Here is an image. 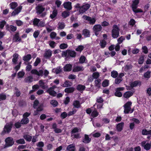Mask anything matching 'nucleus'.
<instances>
[{"label": "nucleus", "mask_w": 151, "mask_h": 151, "mask_svg": "<svg viewBox=\"0 0 151 151\" xmlns=\"http://www.w3.org/2000/svg\"><path fill=\"white\" fill-rule=\"evenodd\" d=\"M119 29L117 25L115 24L113 26V29L112 30V37L114 38H116L119 35Z\"/></svg>", "instance_id": "obj_1"}, {"label": "nucleus", "mask_w": 151, "mask_h": 151, "mask_svg": "<svg viewBox=\"0 0 151 151\" xmlns=\"http://www.w3.org/2000/svg\"><path fill=\"white\" fill-rule=\"evenodd\" d=\"M132 103L131 101L127 102L124 106V113L125 114H128L129 113L131 109V106Z\"/></svg>", "instance_id": "obj_2"}, {"label": "nucleus", "mask_w": 151, "mask_h": 151, "mask_svg": "<svg viewBox=\"0 0 151 151\" xmlns=\"http://www.w3.org/2000/svg\"><path fill=\"white\" fill-rule=\"evenodd\" d=\"M6 147H9L12 146L14 143L13 139L11 137H8L6 138L5 140Z\"/></svg>", "instance_id": "obj_3"}, {"label": "nucleus", "mask_w": 151, "mask_h": 151, "mask_svg": "<svg viewBox=\"0 0 151 151\" xmlns=\"http://www.w3.org/2000/svg\"><path fill=\"white\" fill-rule=\"evenodd\" d=\"M57 88L55 85H53L52 87H50L46 91L47 93H49V94L53 96H55L57 94L56 92L54 91V90Z\"/></svg>", "instance_id": "obj_4"}, {"label": "nucleus", "mask_w": 151, "mask_h": 151, "mask_svg": "<svg viewBox=\"0 0 151 151\" xmlns=\"http://www.w3.org/2000/svg\"><path fill=\"white\" fill-rule=\"evenodd\" d=\"M91 5L88 4H86L81 6L79 9L80 14H83L87 11L90 7Z\"/></svg>", "instance_id": "obj_5"}, {"label": "nucleus", "mask_w": 151, "mask_h": 151, "mask_svg": "<svg viewBox=\"0 0 151 151\" xmlns=\"http://www.w3.org/2000/svg\"><path fill=\"white\" fill-rule=\"evenodd\" d=\"M12 124L10 123L5 125L4 128V129L2 131L3 133H10L12 130Z\"/></svg>", "instance_id": "obj_6"}, {"label": "nucleus", "mask_w": 151, "mask_h": 151, "mask_svg": "<svg viewBox=\"0 0 151 151\" xmlns=\"http://www.w3.org/2000/svg\"><path fill=\"white\" fill-rule=\"evenodd\" d=\"M124 89V88L123 87H119L116 88L115 90V92L114 93V95L117 97H119L122 96V94L120 92L121 91H123Z\"/></svg>", "instance_id": "obj_7"}, {"label": "nucleus", "mask_w": 151, "mask_h": 151, "mask_svg": "<svg viewBox=\"0 0 151 151\" xmlns=\"http://www.w3.org/2000/svg\"><path fill=\"white\" fill-rule=\"evenodd\" d=\"M102 28L101 25L99 24L95 25L93 26V29L96 36H97L99 35V32L101 30Z\"/></svg>", "instance_id": "obj_8"}, {"label": "nucleus", "mask_w": 151, "mask_h": 151, "mask_svg": "<svg viewBox=\"0 0 151 151\" xmlns=\"http://www.w3.org/2000/svg\"><path fill=\"white\" fill-rule=\"evenodd\" d=\"M22 40L21 38L19 37V32H16L14 35L13 41L14 42H20Z\"/></svg>", "instance_id": "obj_9"}, {"label": "nucleus", "mask_w": 151, "mask_h": 151, "mask_svg": "<svg viewBox=\"0 0 151 151\" xmlns=\"http://www.w3.org/2000/svg\"><path fill=\"white\" fill-rule=\"evenodd\" d=\"M85 19L87 21L89 22V23L91 24H94L96 21V20L94 18H91L89 16H88L86 15L85 16Z\"/></svg>", "instance_id": "obj_10"}, {"label": "nucleus", "mask_w": 151, "mask_h": 151, "mask_svg": "<svg viewBox=\"0 0 151 151\" xmlns=\"http://www.w3.org/2000/svg\"><path fill=\"white\" fill-rule=\"evenodd\" d=\"M52 55V51L50 50H49L45 52L44 55V57L46 59H49Z\"/></svg>", "instance_id": "obj_11"}, {"label": "nucleus", "mask_w": 151, "mask_h": 151, "mask_svg": "<svg viewBox=\"0 0 151 151\" xmlns=\"http://www.w3.org/2000/svg\"><path fill=\"white\" fill-rule=\"evenodd\" d=\"M37 13L38 14H41L45 10V8L42 5H38L36 8Z\"/></svg>", "instance_id": "obj_12"}, {"label": "nucleus", "mask_w": 151, "mask_h": 151, "mask_svg": "<svg viewBox=\"0 0 151 151\" xmlns=\"http://www.w3.org/2000/svg\"><path fill=\"white\" fill-rule=\"evenodd\" d=\"M68 58L71 57L73 58H75L76 56V53L75 51L71 50L68 49Z\"/></svg>", "instance_id": "obj_13"}, {"label": "nucleus", "mask_w": 151, "mask_h": 151, "mask_svg": "<svg viewBox=\"0 0 151 151\" xmlns=\"http://www.w3.org/2000/svg\"><path fill=\"white\" fill-rule=\"evenodd\" d=\"M6 30L10 31H11L12 32H14L17 29V27L16 26H14L13 25H9L8 24H7L6 26Z\"/></svg>", "instance_id": "obj_14"}, {"label": "nucleus", "mask_w": 151, "mask_h": 151, "mask_svg": "<svg viewBox=\"0 0 151 151\" xmlns=\"http://www.w3.org/2000/svg\"><path fill=\"white\" fill-rule=\"evenodd\" d=\"M91 141V139L90 138L88 135L86 134L84 135V138L82 139V142L85 143H90Z\"/></svg>", "instance_id": "obj_15"}, {"label": "nucleus", "mask_w": 151, "mask_h": 151, "mask_svg": "<svg viewBox=\"0 0 151 151\" xmlns=\"http://www.w3.org/2000/svg\"><path fill=\"white\" fill-rule=\"evenodd\" d=\"M63 5L65 8L68 10H70L72 8L71 3L70 1L64 2Z\"/></svg>", "instance_id": "obj_16"}, {"label": "nucleus", "mask_w": 151, "mask_h": 151, "mask_svg": "<svg viewBox=\"0 0 151 151\" xmlns=\"http://www.w3.org/2000/svg\"><path fill=\"white\" fill-rule=\"evenodd\" d=\"M72 65L70 64L65 65L63 68V70L65 72H70L72 70Z\"/></svg>", "instance_id": "obj_17"}, {"label": "nucleus", "mask_w": 151, "mask_h": 151, "mask_svg": "<svg viewBox=\"0 0 151 151\" xmlns=\"http://www.w3.org/2000/svg\"><path fill=\"white\" fill-rule=\"evenodd\" d=\"M32 56L31 54H28L22 57L23 60L26 62H28L32 58Z\"/></svg>", "instance_id": "obj_18"}, {"label": "nucleus", "mask_w": 151, "mask_h": 151, "mask_svg": "<svg viewBox=\"0 0 151 151\" xmlns=\"http://www.w3.org/2000/svg\"><path fill=\"white\" fill-rule=\"evenodd\" d=\"M133 95V93L131 91H127L124 94L123 97L126 98L128 99Z\"/></svg>", "instance_id": "obj_19"}, {"label": "nucleus", "mask_w": 151, "mask_h": 151, "mask_svg": "<svg viewBox=\"0 0 151 151\" xmlns=\"http://www.w3.org/2000/svg\"><path fill=\"white\" fill-rule=\"evenodd\" d=\"M33 78L32 76H28L26 77L24 80L25 83H30L33 81Z\"/></svg>", "instance_id": "obj_20"}, {"label": "nucleus", "mask_w": 151, "mask_h": 151, "mask_svg": "<svg viewBox=\"0 0 151 151\" xmlns=\"http://www.w3.org/2000/svg\"><path fill=\"white\" fill-rule=\"evenodd\" d=\"M124 125V122H122L118 123L116 126V128L117 131L119 132L122 130Z\"/></svg>", "instance_id": "obj_21"}, {"label": "nucleus", "mask_w": 151, "mask_h": 151, "mask_svg": "<svg viewBox=\"0 0 151 151\" xmlns=\"http://www.w3.org/2000/svg\"><path fill=\"white\" fill-rule=\"evenodd\" d=\"M141 85V82L138 81H135L134 82L131 83L130 84V86L133 88Z\"/></svg>", "instance_id": "obj_22"}, {"label": "nucleus", "mask_w": 151, "mask_h": 151, "mask_svg": "<svg viewBox=\"0 0 151 151\" xmlns=\"http://www.w3.org/2000/svg\"><path fill=\"white\" fill-rule=\"evenodd\" d=\"M75 88L74 87H70L66 88L64 90V91L65 93H69L73 92Z\"/></svg>", "instance_id": "obj_23"}, {"label": "nucleus", "mask_w": 151, "mask_h": 151, "mask_svg": "<svg viewBox=\"0 0 151 151\" xmlns=\"http://www.w3.org/2000/svg\"><path fill=\"white\" fill-rule=\"evenodd\" d=\"M19 55L18 54L15 53L13 55V58L12 59V62L14 64H16L18 59Z\"/></svg>", "instance_id": "obj_24"}, {"label": "nucleus", "mask_w": 151, "mask_h": 151, "mask_svg": "<svg viewBox=\"0 0 151 151\" xmlns=\"http://www.w3.org/2000/svg\"><path fill=\"white\" fill-rule=\"evenodd\" d=\"M83 35L85 37H90V32L89 30L86 29H84L83 31Z\"/></svg>", "instance_id": "obj_25"}, {"label": "nucleus", "mask_w": 151, "mask_h": 151, "mask_svg": "<svg viewBox=\"0 0 151 151\" xmlns=\"http://www.w3.org/2000/svg\"><path fill=\"white\" fill-rule=\"evenodd\" d=\"M66 150L69 151H75V146L73 144H70L67 146Z\"/></svg>", "instance_id": "obj_26"}, {"label": "nucleus", "mask_w": 151, "mask_h": 151, "mask_svg": "<svg viewBox=\"0 0 151 151\" xmlns=\"http://www.w3.org/2000/svg\"><path fill=\"white\" fill-rule=\"evenodd\" d=\"M83 69L82 67L80 66H76L74 67L73 69V71L74 72H78L81 71H83Z\"/></svg>", "instance_id": "obj_27"}, {"label": "nucleus", "mask_w": 151, "mask_h": 151, "mask_svg": "<svg viewBox=\"0 0 151 151\" xmlns=\"http://www.w3.org/2000/svg\"><path fill=\"white\" fill-rule=\"evenodd\" d=\"M85 88V86L81 84L78 85L76 87V89L80 91H84Z\"/></svg>", "instance_id": "obj_28"}, {"label": "nucleus", "mask_w": 151, "mask_h": 151, "mask_svg": "<svg viewBox=\"0 0 151 151\" xmlns=\"http://www.w3.org/2000/svg\"><path fill=\"white\" fill-rule=\"evenodd\" d=\"M74 108H79L81 107V105L79 101L78 100H75L74 101L73 104Z\"/></svg>", "instance_id": "obj_29"}, {"label": "nucleus", "mask_w": 151, "mask_h": 151, "mask_svg": "<svg viewBox=\"0 0 151 151\" xmlns=\"http://www.w3.org/2000/svg\"><path fill=\"white\" fill-rule=\"evenodd\" d=\"M139 3V0H134L132 4V8L136 9L137 8V5Z\"/></svg>", "instance_id": "obj_30"}, {"label": "nucleus", "mask_w": 151, "mask_h": 151, "mask_svg": "<svg viewBox=\"0 0 151 151\" xmlns=\"http://www.w3.org/2000/svg\"><path fill=\"white\" fill-rule=\"evenodd\" d=\"M39 83L40 86L43 89H45L48 88L47 86L45 85V83L42 80L39 81Z\"/></svg>", "instance_id": "obj_31"}, {"label": "nucleus", "mask_w": 151, "mask_h": 151, "mask_svg": "<svg viewBox=\"0 0 151 151\" xmlns=\"http://www.w3.org/2000/svg\"><path fill=\"white\" fill-rule=\"evenodd\" d=\"M57 14L58 10L56 9H54L52 12V14L50 15V17L51 19H53L57 16Z\"/></svg>", "instance_id": "obj_32"}, {"label": "nucleus", "mask_w": 151, "mask_h": 151, "mask_svg": "<svg viewBox=\"0 0 151 151\" xmlns=\"http://www.w3.org/2000/svg\"><path fill=\"white\" fill-rule=\"evenodd\" d=\"M99 44L101 47L102 48H104L106 47V42L104 40H102L100 41Z\"/></svg>", "instance_id": "obj_33"}, {"label": "nucleus", "mask_w": 151, "mask_h": 151, "mask_svg": "<svg viewBox=\"0 0 151 151\" xmlns=\"http://www.w3.org/2000/svg\"><path fill=\"white\" fill-rule=\"evenodd\" d=\"M9 5L11 9H14L18 6V4L17 2H13L11 3Z\"/></svg>", "instance_id": "obj_34"}, {"label": "nucleus", "mask_w": 151, "mask_h": 151, "mask_svg": "<svg viewBox=\"0 0 151 151\" xmlns=\"http://www.w3.org/2000/svg\"><path fill=\"white\" fill-rule=\"evenodd\" d=\"M142 133L143 135L151 134V130L147 131L145 129H144L142 130Z\"/></svg>", "instance_id": "obj_35"}, {"label": "nucleus", "mask_w": 151, "mask_h": 151, "mask_svg": "<svg viewBox=\"0 0 151 151\" xmlns=\"http://www.w3.org/2000/svg\"><path fill=\"white\" fill-rule=\"evenodd\" d=\"M70 12H69L64 11L62 13V17L65 18L69 16Z\"/></svg>", "instance_id": "obj_36"}, {"label": "nucleus", "mask_w": 151, "mask_h": 151, "mask_svg": "<svg viewBox=\"0 0 151 151\" xmlns=\"http://www.w3.org/2000/svg\"><path fill=\"white\" fill-rule=\"evenodd\" d=\"M71 83L68 80H66L62 86L63 87H68L71 86Z\"/></svg>", "instance_id": "obj_37"}, {"label": "nucleus", "mask_w": 151, "mask_h": 151, "mask_svg": "<svg viewBox=\"0 0 151 151\" xmlns=\"http://www.w3.org/2000/svg\"><path fill=\"white\" fill-rule=\"evenodd\" d=\"M29 122V119L24 118L23 117L22 119L21 122L22 124H28Z\"/></svg>", "instance_id": "obj_38"}, {"label": "nucleus", "mask_w": 151, "mask_h": 151, "mask_svg": "<svg viewBox=\"0 0 151 151\" xmlns=\"http://www.w3.org/2000/svg\"><path fill=\"white\" fill-rule=\"evenodd\" d=\"M118 75V73L117 72L116 70H113L111 72V76L113 78H116Z\"/></svg>", "instance_id": "obj_39"}, {"label": "nucleus", "mask_w": 151, "mask_h": 151, "mask_svg": "<svg viewBox=\"0 0 151 151\" xmlns=\"http://www.w3.org/2000/svg\"><path fill=\"white\" fill-rule=\"evenodd\" d=\"M23 137L27 141L30 142L31 141L32 136L28 134H26L23 136Z\"/></svg>", "instance_id": "obj_40"}, {"label": "nucleus", "mask_w": 151, "mask_h": 151, "mask_svg": "<svg viewBox=\"0 0 151 151\" xmlns=\"http://www.w3.org/2000/svg\"><path fill=\"white\" fill-rule=\"evenodd\" d=\"M81 130L79 131V129L77 127H74L71 130V137H72L73 135L72 134H73L74 133L78 132L79 131H80Z\"/></svg>", "instance_id": "obj_41"}, {"label": "nucleus", "mask_w": 151, "mask_h": 151, "mask_svg": "<svg viewBox=\"0 0 151 151\" xmlns=\"http://www.w3.org/2000/svg\"><path fill=\"white\" fill-rule=\"evenodd\" d=\"M50 104L53 106V107H55L58 106V102L56 100H52L51 101Z\"/></svg>", "instance_id": "obj_42"}, {"label": "nucleus", "mask_w": 151, "mask_h": 151, "mask_svg": "<svg viewBox=\"0 0 151 151\" xmlns=\"http://www.w3.org/2000/svg\"><path fill=\"white\" fill-rule=\"evenodd\" d=\"M101 80L100 79H97V80H95V86L98 88L100 87V82Z\"/></svg>", "instance_id": "obj_43"}, {"label": "nucleus", "mask_w": 151, "mask_h": 151, "mask_svg": "<svg viewBox=\"0 0 151 151\" xmlns=\"http://www.w3.org/2000/svg\"><path fill=\"white\" fill-rule=\"evenodd\" d=\"M58 28L60 29H63L65 27V24L63 22H59L58 23Z\"/></svg>", "instance_id": "obj_44"}, {"label": "nucleus", "mask_w": 151, "mask_h": 151, "mask_svg": "<svg viewBox=\"0 0 151 151\" xmlns=\"http://www.w3.org/2000/svg\"><path fill=\"white\" fill-rule=\"evenodd\" d=\"M84 47L82 45H79L76 49V50L77 51L81 52L84 49Z\"/></svg>", "instance_id": "obj_45"}, {"label": "nucleus", "mask_w": 151, "mask_h": 151, "mask_svg": "<svg viewBox=\"0 0 151 151\" xmlns=\"http://www.w3.org/2000/svg\"><path fill=\"white\" fill-rule=\"evenodd\" d=\"M98 115L99 113L96 110L93 111L91 114V116L93 118L97 116Z\"/></svg>", "instance_id": "obj_46"}, {"label": "nucleus", "mask_w": 151, "mask_h": 151, "mask_svg": "<svg viewBox=\"0 0 151 151\" xmlns=\"http://www.w3.org/2000/svg\"><path fill=\"white\" fill-rule=\"evenodd\" d=\"M41 62L40 58L38 57L36 58L35 61L34 63V66H37Z\"/></svg>", "instance_id": "obj_47"}, {"label": "nucleus", "mask_w": 151, "mask_h": 151, "mask_svg": "<svg viewBox=\"0 0 151 151\" xmlns=\"http://www.w3.org/2000/svg\"><path fill=\"white\" fill-rule=\"evenodd\" d=\"M25 73L23 71H19L17 73V76L18 78H22L25 75Z\"/></svg>", "instance_id": "obj_48"}, {"label": "nucleus", "mask_w": 151, "mask_h": 151, "mask_svg": "<svg viewBox=\"0 0 151 151\" xmlns=\"http://www.w3.org/2000/svg\"><path fill=\"white\" fill-rule=\"evenodd\" d=\"M109 81L105 80L102 83V86L104 87H106L109 86Z\"/></svg>", "instance_id": "obj_49"}, {"label": "nucleus", "mask_w": 151, "mask_h": 151, "mask_svg": "<svg viewBox=\"0 0 151 151\" xmlns=\"http://www.w3.org/2000/svg\"><path fill=\"white\" fill-rule=\"evenodd\" d=\"M16 143L18 144H24L25 142V140L24 139H20L17 140L16 141Z\"/></svg>", "instance_id": "obj_50"}, {"label": "nucleus", "mask_w": 151, "mask_h": 151, "mask_svg": "<svg viewBox=\"0 0 151 151\" xmlns=\"http://www.w3.org/2000/svg\"><path fill=\"white\" fill-rule=\"evenodd\" d=\"M40 22V20L39 19L37 18H35L33 22V24L35 26H38V24Z\"/></svg>", "instance_id": "obj_51"}, {"label": "nucleus", "mask_w": 151, "mask_h": 151, "mask_svg": "<svg viewBox=\"0 0 151 151\" xmlns=\"http://www.w3.org/2000/svg\"><path fill=\"white\" fill-rule=\"evenodd\" d=\"M73 111L69 112L68 114V116H70L73 115L76 113L77 111V110L74 109V108L73 109Z\"/></svg>", "instance_id": "obj_52"}, {"label": "nucleus", "mask_w": 151, "mask_h": 151, "mask_svg": "<svg viewBox=\"0 0 151 151\" xmlns=\"http://www.w3.org/2000/svg\"><path fill=\"white\" fill-rule=\"evenodd\" d=\"M68 45L66 44L63 43L61 44L60 45V49H64L67 48Z\"/></svg>", "instance_id": "obj_53"}, {"label": "nucleus", "mask_w": 151, "mask_h": 151, "mask_svg": "<svg viewBox=\"0 0 151 151\" xmlns=\"http://www.w3.org/2000/svg\"><path fill=\"white\" fill-rule=\"evenodd\" d=\"M104 101L103 99L101 96L97 98L96 99V102L99 103H102Z\"/></svg>", "instance_id": "obj_54"}, {"label": "nucleus", "mask_w": 151, "mask_h": 151, "mask_svg": "<svg viewBox=\"0 0 151 151\" xmlns=\"http://www.w3.org/2000/svg\"><path fill=\"white\" fill-rule=\"evenodd\" d=\"M6 22L5 20H2L0 22V29H3L6 24Z\"/></svg>", "instance_id": "obj_55"}, {"label": "nucleus", "mask_w": 151, "mask_h": 151, "mask_svg": "<svg viewBox=\"0 0 151 151\" xmlns=\"http://www.w3.org/2000/svg\"><path fill=\"white\" fill-rule=\"evenodd\" d=\"M132 9L133 11L135 13L143 12L142 10L138 8L137 9V8L136 9L132 8Z\"/></svg>", "instance_id": "obj_56"}, {"label": "nucleus", "mask_w": 151, "mask_h": 151, "mask_svg": "<svg viewBox=\"0 0 151 151\" xmlns=\"http://www.w3.org/2000/svg\"><path fill=\"white\" fill-rule=\"evenodd\" d=\"M6 98V94L3 93H1L0 94V101L1 100H4Z\"/></svg>", "instance_id": "obj_57"}, {"label": "nucleus", "mask_w": 151, "mask_h": 151, "mask_svg": "<svg viewBox=\"0 0 151 151\" xmlns=\"http://www.w3.org/2000/svg\"><path fill=\"white\" fill-rule=\"evenodd\" d=\"M62 71V70L60 66L57 67L55 70V73L56 74H59Z\"/></svg>", "instance_id": "obj_58"}, {"label": "nucleus", "mask_w": 151, "mask_h": 151, "mask_svg": "<svg viewBox=\"0 0 151 151\" xmlns=\"http://www.w3.org/2000/svg\"><path fill=\"white\" fill-rule=\"evenodd\" d=\"M31 63H29L28 65L26 68V71L29 72L32 69V66L30 65Z\"/></svg>", "instance_id": "obj_59"}, {"label": "nucleus", "mask_w": 151, "mask_h": 151, "mask_svg": "<svg viewBox=\"0 0 151 151\" xmlns=\"http://www.w3.org/2000/svg\"><path fill=\"white\" fill-rule=\"evenodd\" d=\"M68 115V114L66 112H64L61 114L60 117L62 119H64L67 117Z\"/></svg>", "instance_id": "obj_60"}, {"label": "nucleus", "mask_w": 151, "mask_h": 151, "mask_svg": "<svg viewBox=\"0 0 151 151\" xmlns=\"http://www.w3.org/2000/svg\"><path fill=\"white\" fill-rule=\"evenodd\" d=\"M136 23L135 20L133 19H131L130 21L129 22V25L133 26Z\"/></svg>", "instance_id": "obj_61"}, {"label": "nucleus", "mask_w": 151, "mask_h": 151, "mask_svg": "<svg viewBox=\"0 0 151 151\" xmlns=\"http://www.w3.org/2000/svg\"><path fill=\"white\" fill-rule=\"evenodd\" d=\"M86 59V58L84 56H81L79 59V62L80 63H83L85 62Z\"/></svg>", "instance_id": "obj_62"}, {"label": "nucleus", "mask_w": 151, "mask_h": 151, "mask_svg": "<svg viewBox=\"0 0 151 151\" xmlns=\"http://www.w3.org/2000/svg\"><path fill=\"white\" fill-rule=\"evenodd\" d=\"M36 145L39 147H43L44 146V143L43 142H39Z\"/></svg>", "instance_id": "obj_63"}, {"label": "nucleus", "mask_w": 151, "mask_h": 151, "mask_svg": "<svg viewBox=\"0 0 151 151\" xmlns=\"http://www.w3.org/2000/svg\"><path fill=\"white\" fill-rule=\"evenodd\" d=\"M124 40L125 38L123 36H121L117 40L118 44H121Z\"/></svg>", "instance_id": "obj_64"}]
</instances>
